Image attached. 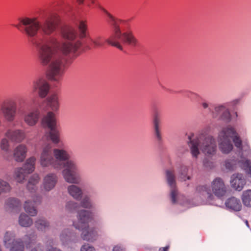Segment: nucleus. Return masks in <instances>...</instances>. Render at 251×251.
<instances>
[{
	"instance_id": "1",
	"label": "nucleus",
	"mask_w": 251,
	"mask_h": 251,
	"mask_svg": "<svg viewBox=\"0 0 251 251\" xmlns=\"http://www.w3.org/2000/svg\"><path fill=\"white\" fill-rule=\"evenodd\" d=\"M58 17L50 14L38 19L36 17H25L20 19V24L15 26L22 27L24 33L32 38L31 42L37 49V56L41 64L48 66L49 78L58 81L64 73V56L74 54L84 43L87 37L86 21L79 20L75 24L77 30L67 26L61 31L64 40L60 42L55 37L33 38L39 31L46 36H50L56 29Z\"/></svg>"
},
{
	"instance_id": "2",
	"label": "nucleus",
	"mask_w": 251,
	"mask_h": 251,
	"mask_svg": "<svg viewBox=\"0 0 251 251\" xmlns=\"http://www.w3.org/2000/svg\"><path fill=\"white\" fill-rule=\"evenodd\" d=\"M211 130L210 126L203 129L195 138L189 137L188 145L193 157L197 158L200 153L199 148L208 157L214 156L217 151V144L215 139L208 135Z\"/></svg>"
},
{
	"instance_id": "3",
	"label": "nucleus",
	"mask_w": 251,
	"mask_h": 251,
	"mask_svg": "<svg viewBox=\"0 0 251 251\" xmlns=\"http://www.w3.org/2000/svg\"><path fill=\"white\" fill-rule=\"evenodd\" d=\"M52 152L55 161H57L59 165L57 169L64 168L62 173L65 180L69 183L79 184L81 178L77 165L75 160L70 159L68 152L64 149H54Z\"/></svg>"
},
{
	"instance_id": "4",
	"label": "nucleus",
	"mask_w": 251,
	"mask_h": 251,
	"mask_svg": "<svg viewBox=\"0 0 251 251\" xmlns=\"http://www.w3.org/2000/svg\"><path fill=\"white\" fill-rule=\"evenodd\" d=\"M101 9L108 18L107 22L112 26L113 33L105 41L109 45L117 48L121 50H123V48L120 41L132 47L137 46L139 42L133 33L131 31H126L122 33L118 25L119 20L104 8Z\"/></svg>"
},
{
	"instance_id": "5",
	"label": "nucleus",
	"mask_w": 251,
	"mask_h": 251,
	"mask_svg": "<svg viewBox=\"0 0 251 251\" xmlns=\"http://www.w3.org/2000/svg\"><path fill=\"white\" fill-rule=\"evenodd\" d=\"M232 138L235 146L242 150V142L233 128L230 126L224 128L218 136L219 147L224 153H228L233 149L230 139Z\"/></svg>"
},
{
	"instance_id": "6",
	"label": "nucleus",
	"mask_w": 251,
	"mask_h": 251,
	"mask_svg": "<svg viewBox=\"0 0 251 251\" xmlns=\"http://www.w3.org/2000/svg\"><path fill=\"white\" fill-rule=\"evenodd\" d=\"M91 217V213L88 210H82L77 215L78 222H74V227L82 231L81 237L84 240L93 241L96 239L97 232L95 228H89L88 223Z\"/></svg>"
},
{
	"instance_id": "7",
	"label": "nucleus",
	"mask_w": 251,
	"mask_h": 251,
	"mask_svg": "<svg viewBox=\"0 0 251 251\" xmlns=\"http://www.w3.org/2000/svg\"><path fill=\"white\" fill-rule=\"evenodd\" d=\"M196 191L208 200H212L214 198L213 194L218 198H221L226 195V190L223 180L217 177L213 180L211 186L200 185L197 187Z\"/></svg>"
},
{
	"instance_id": "8",
	"label": "nucleus",
	"mask_w": 251,
	"mask_h": 251,
	"mask_svg": "<svg viewBox=\"0 0 251 251\" xmlns=\"http://www.w3.org/2000/svg\"><path fill=\"white\" fill-rule=\"evenodd\" d=\"M0 113L6 122H13L17 114L16 101L12 98L3 100L0 104Z\"/></svg>"
},
{
	"instance_id": "9",
	"label": "nucleus",
	"mask_w": 251,
	"mask_h": 251,
	"mask_svg": "<svg viewBox=\"0 0 251 251\" xmlns=\"http://www.w3.org/2000/svg\"><path fill=\"white\" fill-rule=\"evenodd\" d=\"M39 162L42 167L51 166L54 169L59 168L57 161H55L50 145L44 147L40 155Z\"/></svg>"
},
{
	"instance_id": "10",
	"label": "nucleus",
	"mask_w": 251,
	"mask_h": 251,
	"mask_svg": "<svg viewBox=\"0 0 251 251\" xmlns=\"http://www.w3.org/2000/svg\"><path fill=\"white\" fill-rule=\"evenodd\" d=\"M37 235L34 233L26 235L24 237V241L21 239L18 238L14 239L11 244L9 245L10 251H24L25 243L26 248L30 247L32 244L35 243Z\"/></svg>"
},
{
	"instance_id": "11",
	"label": "nucleus",
	"mask_w": 251,
	"mask_h": 251,
	"mask_svg": "<svg viewBox=\"0 0 251 251\" xmlns=\"http://www.w3.org/2000/svg\"><path fill=\"white\" fill-rule=\"evenodd\" d=\"M167 183L171 189V198L172 202L175 204L176 202V197L178 194L176 188V177L175 172L173 170H167L165 171Z\"/></svg>"
},
{
	"instance_id": "12",
	"label": "nucleus",
	"mask_w": 251,
	"mask_h": 251,
	"mask_svg": "<svg viewBox=\"0 0 251 251\" xmlns=\"http://www.w3.org/2000/svg\"><path fill=\"white\" fill-rule=\"evenodd\" d=\"M4 135L12 142L16 143L22 142L26 137L25 132L21 129H8Z\"/></svg>"
},
{
	"instance_id": "13",
	"label": "nucleus",
	"mask_w": 251,
	"mask_h": 251,
	"mask_svg": "<svg viewBox=\"0 0 251 251\" xmlns=\"http://www.w3.org/2000/svg\"><path fill=\"white\" fill-rule=\"evenodd\" d=\"M33 89L38 90V94L41 98H45L48 95L50 86L49 83L43 78H38L33 82Z\"/></svg>"
},
{
	"instance_id": "14",
	"label": "nucleus",
	"mask_w": 251,
	"mask_h": 251,
	"mask_svg": "<svg viewBox=\"0 0 251 251\" xmlns=\"http://www.w3.org/2000/svg\"><path fill=\"white\" fill-rule=\"evenodd\" d=\"M41 125L44 128L52 129L57 127V121L54 113L49 111L43 116Z\"/></svg>"
},
{
	"instance_id": "15",
	"label": "nucleus",
	"mask_w": 251,
	"mask_h": 251,
	"mask_svg": "<svg viewBox=\"0 0 251 251\" xmlns=\"http://www.w3.org/2000/svg\"><path fill=\"white\" fill-rule=\"evenodd\" d=\"M58 181V177L55 174L49 173L43 179V188L44 191L49 192L53 189Z\"/></svg>"
},
{
	"instance_id": "16",
	"label": "nucleus",
	"mask_w": 251,
	"mask_h": 251,
	"mask_svg": "<svg viewBox=\"0 0 251 251\" xmlns=\"http://www.w3.org/2000/svg\"><path fill=\"white\" fill-rule=\"evenodd\" d=\"M246 183V179L243 175L241 174H235L231 177V186L237 191H241Z\"/></svg>"
},
{
	"instance_id": "17",
	"label": "nucleus",
	"mask_w": 251,
	"mask_h": 251,
	"mask_svg": "<svg viewBox=\"0 0 251 251\" xmlns=\"http://www.w3.org/2000/svg\"><path fill=\"white\" fill-rule=\"evenodd\" d=\"M39 117V111L37 109L33 110L25 114L24 121L28 126H33L38 123Z\"/></svg>"
},
{
	"instance_id": "18",
	"label": "nucleus",
	"mask_w": 251,
	"mask_h": 251,
	"mask_svg": "<svg viewBox=\"0 0 251 251\" xmlns=\"http://www.w3.org/2000/svg\"><path fill=\"white\" fill-rule=\"evenodd\" d=\"M41 198L39 196H34L33 198V202L30 201H27L24 204V209L25 211L31 216H35L37 214V209L34 205L40 203Z\"/></svg>"
},
{
	"instance_id": "19",
	"label": "nucleus",
	"mask_w": 251,
	"mask_h": 251,
	"mask_svg": "<svg viewBox=\"0 0 251 251\" xmlns=\"http://www.w3.org/2000/svg\"><path fill=\"white\" fill-rule=\"evenodd\" d=\"M161 120L158 114H155L153 120V128L154 136L158 143L162 142L161 134Z\"/></svg>"
},
{
	"instance_id": "20",
	"label": "nucleus",
	"mask_w": 251,
	"mask_h": 251,
	"mask_svg": "<svg viewBox=\"0 0 251 251\" xmlns=\"http://www.w3.org/2000/svg\"><path fill=\"white\" fill-rule=\"evenodd\" d=\"M27 148L26 145L20 144L16 147L13 151V156L17 162H21L25 159Z\"/></svg>"
},
{
	"instance_id": "21",
	"label": "nucleus",
	"mask_w": 251,
	"mask_h": 251,
	"mask_svg": "<svg viewBox=\"0 0 251 251\" xmlns=\"http://www.w3.org/2000/svg\"><path fill=\"white\" fill-rule=\"evenodd\" d=\"M46 103L51 111L53 113L57 111L60 106L58 95L54 93L50 95L46 99Z\"/></svg>"
},
{
	"instance_id": "22",
	"label": "nucleus",
	"mask_w": 251,
	"mask_h": 251,
	"mask_svg": "<svg viewBox=\"0 0 251 251\" xmlns=\"http://www.w3.org/2000/svg\"><path fill=\"white\" fill-rule=\"evenodd\" d=\"M225 205L227 208L235 211H239L242 208L240 200L234 197L227 199L225 202Z\"/></svg>"
},
{
	"instance_id": "23",
	"label": "nucleus",
	"mask_w": 251,
	"mask_h": 251,
	"mask_svg": "<svg viewBox=\"0 0 251 251\" xmlns=\"http://www.w3.org/2000/svg\"><path fill=\"white\" fill-rule=\"evenodd\" d=\"M6 207L14 212H18L21 207V203L20 201L15 198H9L6 201Z\"/></svg>"
},
{
	"instance_id": "24",
	"label": "nucleus",
	"mask_w": 251,
	"mask_h": 251,
	"mask_svg": "<svg viewBox=\"0 0 251 251\" xmlns=\"http://www.w3.org/2000/svg\"><path fill=\"white\" fill-rule=\"evenodd\" d=\"M67 190L69 195L76 200H80L82 197V190L78 186L71 185L68 187Z\"/></svg>"
},
{
	"instance_id": "25",
	"label": "nucleus",
	"mask_w": 251,
	"mask_h": 251,
	"mask_svg": "<svg viewBox=\"0 0 251 251\" xmlns=\"http://www.w3.org/2000/svg\"><path fill=\"white\" fill-rule=\"evenodd\" d=\"M40 180L39 176L37 174H34L32 175L28 181L27 184V189L31 193H33L36 191L37 189V185L39 183Z\"/></svg>"
},
{
	"instance_id": "26",
	"label": "nucleus",
	"mask_w": 251,
	"mask_h": 251,
	"mask_svg": "<svg viewBox=\"0 0 251 251\" xmlns=\"http://www.w3.org/2000/svg\"><path fill=\"white\" fill-rule=\"evenodd\" d=\"M35 227L41 231L45 232L50 226V223L44 218L37 219L34 223Z\"/></svg>"
},
{
	"instance_id": "27",
	"label": "nucleus",
	"mask_w": 251,
	"mask_h": 251,
	"mask_svg": "<svg viewBox=\"0 0 251 251\" xmlns=\"http://www.w3.org/2000/svg\"><path fill=\"white\" fill-rule=\"evenodd\" d=\"M36 160V159L34 156L30 157L26 160L22 168L27 174L34 171Z\"/></svg>"
},
{
	"instance_id": "28",
	"label": "nucleus",
	"mask_w": 251,
	"mask_h": 251,
	"mask_svg": "<svg viewBox=\"0 0 251 251\" xmlns=\"http://www.w3.org/2000/svg\"><path fill=\"white\" fill-rule=\"evenodd\" d=\"M19 224L23 227H30L33 224V220L25 213H21L19 217Z\"/></svg>"
},
{
	"instance_id": "29",
	"label": "nucleus",
	"mask_w": 251,
	"mask_h": 251,
	"mask_svg": "<svg viewBox=\"0 0 251 251\" xmlns=\"http://www.w3.org/2000/svg\"><path fill=\"white\" fill-rule=\"evenodd\" d=\"M60 133L57 127L50 129V131L48 132L49 138L55 144H57L60 142Z\"/></svg>"
},
{
	"instance_id": "30",
	"label": "nucleus",
	"mask_w": 251,
	"mask_h": 251,
	"mask_svg": "<svg viewBox=\"0 0 251 251\" xmlns=\"http://www.w3.org/2000/svg\"><path fill=\"white\" fill-rule=\"evenodd\" d=\"M72 233L69 229L64 230L60 234V238L62 244L64 246L70 245L71 241Z\"/></svg>"
},
{
	"instance_id": "31",
	"label": "nucleus",
	"mask_w": 251,
	"mask_h": 251,
	"mask_svg": "<svg viewBox=\"0 0 251 251\" xmlns=\"http://www.w3.org/2000/svg\"><path fill=\"white\" fill-rule=\"evenodd\" d=\"M26 174L23 168H18L15 170L14 178L18 182L22 183L25 179Z\"/></svg>"
},
{
	"instance_id": "32",
	"label": "nucleus",
	"mask_w": 251,
	"mask_h": 251,
	"mask_svg": "<svg viewBox=\"0 0 251 251\" xmlns=\"http://www.w3.org/2000/svg\"><path fill=\"white\" fill-rule=\"evenodd\" d=\"M15 234L12 231H6L3 237L4 245L6 248H9L13 240L15 239Z\"/></svg>"
},
{
	"instance_id": "33",
	"label": "nucleus",
	"mask_w": 251,
	"mask_h": 251,
	"mask_svg": "<svg viewBox=\"0 0 251 251\" xmlns=\"http://www.w3.org/2000/svg\"><path fill=\"white\" fill-rule=\"evenodd\" d=\"M188 172V167L184 165L181 166L179 170L178 175V178L180 179L181 181H186V180L190 179V176H187Z\"/></svg>"
},
{
	"instance_id": "34",
	"label": "nucleus",
	"mask_w": 251,
	"mask_h": 251,
	"mask_svg": "<svg viewBox=\"0 0 251 251\" xmlns=\"http://www.w3.org/2000/svg\"><path fill=\"white\" fill-rule=\"evenodd\" d=\"M242 200L243 204L246 206L251 207V190H248L243 192Z\"/></svg>"
},
{
	"instance_id": "35",
	"label": "nucleus",
	"mask_w": 251,
	"mask_h": 251,
	"mask_svg": "<svg viewBox=\"0 0 251 251\" xmlns=\"http://www.w3.org/2000/svg\"><path fill=\"white\" fill-rule=\"evenodd\" d=\"M11 189V185L7 181L0 178V195L1 194L9 193Z\"/></svg>"
},
{
	"instance_id": "36",
	"label": "nucleus",
	"mask_w": 251,
	"mask_h": 251,
	"mask_svg": "<svg viewBox=\"0 0 251 251\" xmlns=\"http://www.w3.org/2000/svg\"><path fill=\"white\" fill-rule=\"evenodd\" d=\"M9 139L5 136L2 138L0 142V148L1 151L8 153L9 151L10 144Z\"/></svg>"
},
{
	"instance_id": "37",
	"label": "nucleus",
	"mask_w": 251,
	"mask_h": 251,
	"mask_svg": "<svg viewBox=\"0 0 251 251\" xmlns=\"http://www.w3.org/2000/svg\"><path fill=\"white\" fill-rule=\"evenodd\" d=\"M78 207V204L73 201H68L65 205V209L69 212H72Z\"/></svg>"
},
{
	"instance_id": "38",
	"label": "nucleus",
	"mask_w": 251,
	"mask_h": 251,
	"mask_svg": "<svg viewBox=\"0 0 251 251\" xmlns=\"http://www.w3.org/2000/svg\"><path fill=\"white\" fill-rule=\"evenodd\" d=\"M242 165L247 174L251 176V160L246 159L241 161Z\"/></svg>"
},
{
	"instance_id": "39",
	"label": "nucleus",
	"mask_w": 251,
	"mask_h": 251,
	"mask_svg": "<svg viewBox=\"0 0 251 251\" xmlns=\"http://www.w3.org/2000/svg\"><path fill=\"white\" fill-rule=\"evenodd\" d=\"M81 206L85 208H91L92 207L90 199L88 196H85L80 202Z\"/></svg>"
},
{
	"instance_id": "40",
	"label": "nucleus",
	"mask_w": 251,
	"mask_h": 251,
	"mask_svg": "<svg viewBox=\"0 0 251 251\" xmlns=\"http://www.w3.org/2000/svg\"><path fill=\"white\" fill-rule=\"evenodd\" d=\"M90 40L94 44L95 47H101L104 44L101 36H97L95 39L90 38Z\"/></svg>"
},
{
	"instance_id": "41",
	"label": "nucleus",
	"mask_w": 251,
	"mask_h": 251,
	"mask_svg": "<svg viewBox=\"0 0 251 251\" xmlns=\"http://www.w3.org/2000/svg\"><path fill=\"white\" fill-rule=\"evenodd\" d=\"M226 107L224 105H218L215 107L214 110L211 111L214 116L221 115Z\"/></svg>"
},
{
	"instance_id": "42",
	"label": "nucleus",
	"mask_w": 251,
	"mask_h": 251,
	"mask_svg": "<svg viewBox=\"0 0 251 251\" xmlns=\"http://www.w3.org/2000/svg\"><path fill=\"white\" fill-rule=\"evenodd\" d=\"M221 116L223 120L229 121L230 119V115L229 112L226 108H225Z\"/></svg>"
},
{
	"instance_id": "43",
	"label": "nucleus",
	"mask_w": 251,
	"mask_h": 251,
	"mask_svg": "<svg viewBox=\"0 0 251 251\" xmlns=\"http://www.w3.org/2000/svg\"><path fill=\"white\" fill-rule=\"evenodd\" d=\"M80 251H95V250L93 247L88 244H85L81 247Z\"/></svg>"
},
{
	"instance_id": "44",
	"label": "nucleus",
	"mask_w": 251,
	"mask_h": 251,
	"mask_svg": "<svg viewBox=\"0 0 251 251\" xmlns=\"http://www.w3.org/2000/svg\"><path fill=\"white\" fill-rule=\"evenodd\" d=\"M234 165L235 163L232 161L229 160H226L225 161V166L226 169L229 170L233 169Z\"/></svg>"
},
{
	"instance_id": "45",
	"label": "nucleus",
	"mask_w": 251,
	"mask_h": 251,
	"mask_svg": "<svg viewBox=\"0 0 251 251\" xmlns=\"http://www.w3.org/2000/svg\"><path fill=\"white\" fill-rule=\"evenodd\" d=\"M113 251H125V249L122 246L118 245L113 247Z\"/></svg>"
},
{
	"instance_id": "46",
	"label": "nucleus",
	"mask_w": 251,
	"mask_h": 251,
	"mask_svg": "<svg viewBox=\"0 0 251 251\" xmlns=\"http://www.w3.org/2000/svg\"><path fill=\"white\" fill-rule=\"evenodd\" d=\"M201 105L203 109L208 108L210 112L212 111V110L210 107V104L208 102L206 101H203L201 103Z\"/></svg>"
},
{
	"instance_id": "47",
	"label": "nucleus",
	"mask_w": 251,
	"mask_h": 251,
	"mask_svg": "<svg viewBox=\"0 0 251 251\" xmlns=\"http://www.w3.org/2000/svg\"><path fill=\"white\" fill-rule=\"evenodd\" d=\"M186 96L189 98H192L197 97V95L193 92H188L186 94Z\"/></svg>"
},
{
	"instance_id": "48",
	"label": "nucleus",
	"mask_w": 251,
	"mask_h": 251,
	"mask_svg": "<svg viewBox=\"0 0 251 251\" xmlns=\"http://www.w3.org/2000/svg\"><path fill=\"white\" fill-rule=\"evenodd\" d=\"M47 251H62L59 249L54 247L48 248L47 249Z\"/></svg>"
},
{
	"instance_id": "49",
	"label": "nucleus",
	"mask_w": 251,
	"mask_h": 251,
	"mask_svg": "<svg viewBox=\"0 0 251 251\" xmlns=\"http://www.w3.org/2000/svg\"><path fill=\"white\" fill-rule=\"evenodd\" d=\"M90 1V2L92 3V4H95L96 3V2L97 1V0H89ZM77 2L79 4H82L84 3V0H83V2L82 3H79L77 0H76Z\"/></svg>"
},
{
	"instance_id": "50",
	"label": "nucleus",
	"mask_w": 251,
	"mask_h": 251,
	"mask_svg": "<svg viewBox=\"0 0 251 251\" xmlns=\"http://www.w3.org/2000/svg\"><path fill=\"white\" fill-rule=\"evenodd\" d=\"M169 249V247L160 248L159 249V251H168Z\"/></svg>"
},
{
	"instance_id": "51",
	"label": "nucleus",
	"mask_w": 251,
	"mask_h": 251,
	"mask_svg": "<svg viewBox=\"0 0 251 251\" xmlns=\"http://www.w3.org/2000/svg\"><path fill=\"white\" fill-rule=\"evenodd\" d=\"M30 251H37L35 248L32 249Z\"/></svg>"
},
{
	"instance_id": "52",
	"label": "nucleus",
	"mask_w": 251,
	"mask_h": 251,
	"mask_svg": "<svg viewBox=\"0 0 251 251\" xmlns=\"http://www.w3.org/2000/svg\"><path fill=\"white\" fill-rule=\"evenodd\" d=\"M3 157L5 159L8 160V158L6 156V155H4Z\"/></svg>"
},
{
	"instance_id": "53",
	"label": "nucleus",
	"mask_w": 251,
	"mask_h": 251,
	"mask_svg": "<svg viewBox=\"0 0 251 251\" xmlns=\"http://www.w3.org/2000/svg\"><path fill=\"white\" fill-rule=\"evenodd\" d=\"M1 120H0V126H1Z\"/></svg>"
}]
</instances>
